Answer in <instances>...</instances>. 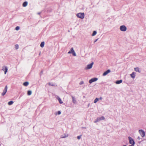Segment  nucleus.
<instances>
[{
	"mask_svg": "<svg viewBox=\"0 0 146 146\" xmlns=\"http://www.w3.org/2000/svg\"><path fill=\"white\" fill-rule=\"evenodd\" d=\"M80 19H83L84 18V13H79L77 14L76 15Z\"/></svg>",
	"mask_w": 146,
	"mask_h": 146,
	"instance_id": "1",
	"label": "nucleus"
},
{
	"mask_svg": "<svg viewBox=\"0 0 146 146\" xmlns=\"http://www.w3.org/2000/svg\"><path fill=\"white\" fill-rule=\"evenodd\" d=\"M68 54L72 53L73 55L74 56H76V54L73 48H72L68 52Z\"/></svg>",
	"mask_w": 146,
	"mask_h": 146,
	"instance_id": "2",
	"label": "nucleus"
},
{
	"mask_svg": "<svg viewBox=\"0 0 146 146\" xmlns=\"http://www.w3.org/2000/svg\"><path fill=\"white\" fill-rule=\"evenodd\" d=\"M129 143L130 144L133 145L135 144V142L132 138L130 137H128Z\"/></svg>",
	"mask_w": 146,
	"mask_h": 146,
	"instance_id": "3",
	"label": "nucleus"
},
{
	"mask_svg": "<svg viewBox=\"0 0 146 146\" xmlns=\"http://www.w3.org/2000/svg\"><path fill=\"white\" fill-rule=\"evenodd\" d=\"M120 29L121 31H125L127 30L126 27L124 25H122L120 26Z\"/></svg>",
	"mask_w": 146,
	"mask_h": 146,
	"instance_id": "4",
	"label": "nucleus"
},
{
	"mask_svg": "<svg viewBox=\"0 0 146 146\" xmlns=\"http://www.w3.org/2000/svg\"><path fill=\"white\" fill-rule=\"evenodd\" d=\"M98 80L97 78H92L89 81V83L90 84L92 83V82L96 81Z\"/></svg>",
	"mask_w": 146,
	"mask_h": 146,
	"instance_id": "5",
	"label": "nucleus"
},
{
	"mask_svg": "<svg viewBox=\"0 0 146 146\" xmlns=\"http://www.w3.org/2000/svg\"><path fill=\"white\" fill-rule=\"evenodd\" d=\"M7 90V86H6L4 89L3 90V92L2 93L1 95L2 96H4L6 93Z\"/></svg>",
	"mask_w": 146,
	"mask_h": 146,
	"instance_id": "6",
	"label": "nucleus"
},
{
	"mask_svg": "<svg viewBox=\"0 0 146 146\" xmlns=\"http://www.w3.org/2000/svg\"><path fill=\"white\" fill-rule=\"evenodd\" d=\"M139 132L142 137H143L145 136V133L143 130H139Z\"/></svg>",
	"mask_w": 146,
	"mask_h": 146,
	"instance_id": "7",
	"label": "nucleus"
},
{
	"mask_svg": "<svg viewBox=\"0 0 146 146\" xmlns=\"http://www.w3.org/2000/svg\"><path fill=\"white\" fill-rule=\"evenodd\" d=\"M93 64V62L92 63L90 64H88L87 65V67L86 68V69H88L91 68Z\"/></svg>",
	"mask_w": 146,
	"mask_h": 146,
	"instance_id": "8",
	"label": "nucleus"
},
{
	"mask_svg": "<svg viewBox=\"0 0 146 146\" xmlns=\"http://www.w3.org/2000/svg\"><path fill=\"white\" fill-rule=\"evenodd\" d=\"M2 70L3 71H4V73L5 74H6L7 72V67L6 66H3V67Z\"/></svg>",
	"mask_w": 146,
	"mask_h": 146,
	"instance_id": "9",
	"label": "nucleus"
},
{
	"mask_svg": "<svg viewBox=\"0 0 146 146\" xmlns=\"http://www.w3.org/2000/svg\"><path fill=\"white\" fill-rule=\"evenodd\" d=\"M104 117L103 116H102L101 117L98 118L97 119V120L95 121V122H98V121H100L101 120H104Z\"/></svg>",
	"mask_w": 146,
	"mask_h": 146,
	"instance_id": "10",
	"label": "nucleus"
},
{
	"mask_svg": "<svg viewBox=\"0 0 146 146\" xmlns=\"http://www.w3.org/2000/svg\"><path fill=\"white\" fill-rule=\"evenodd\" d=\"M110 72V70H108L106 71L103 74V76H105L107 75L108 73Z\"/></svg>",
	"mask_w": 146,
	"mask_h": 146,
	"instance_id": "11",
	"label": "nucleus"
},
{
	"mask_svg": "<svg viewBox=\"0 0 146 146\" xmlns=\"http://www.w3.org/2000/svg\"><path fill=\"white\" fill-rule=\"evenodd\" d=\"M135 73L133 72L131 74H130V76L133 78H134L135 77Z\"/></svg>",
	"mask_w": 146,
	"mask_h": 146,
	"instance_id": "12",
	"label": "nucleus"
},
{
	"mask_svg": "<svg viewBox=\"0 0 146 146\" xmlns=\"http://www.w3.org/2000/svg\"><path fill=\"white\" fill-rule=\"evenodd\" d=\"M29 84V83L28 82H24L23 84V85L25 86H27Z\"/></svg>",
	"mask_w": 146,
	"mask_h": 146,
	"instance_id": "13",
	"label": "nucleus"
},
{
	"mask_svg": "<svg viewBox=\"0 0 146 146\" xmlns=\"http://www.w3.org/2000/svg\"><path fill=\"white\" fill-rule=\"evenodd\" d=\"M27 2H25L23 4V7H26L27 5Z\"/></svg>",
	"mask_w": 146,
	"mask_h": 146,
	"instance_id": "14",
	"label": "nucleus"
},
{
	"mask_svg": "<svg viewBox=\"0 0 146 146\" xmlns=\"http://www.w3.org/2000/svg\"><path fill=\"white\" fill-rule=\"evenodd\" d=\"M122 82V80H117L116 81V83L117 84H118L121 83Z\"/></svg>",
	"mask_w": 146,
	"mask_h": 146,
	"instance_id": "15",
	"label": "nucleus"
},
{
	"mask_svg": "<svg viewBox=\"0 0 146 146\" xmlns=\"http://www.w3.org/2000/svg\"><path fill=\"white\" fill-rule=\"evenodd\" d=\"M44 42H42L40 44V46L42 48L44 46Z\"/></svg>",
	"mask_w": 146,
	"mask_h": 146,
	"instance_id": "16",
	"label": "nucleus"
},
{
	"mask_svg": "<svg viewBox=\"0 0 146 146\" xmlns=\"http://www.w3.org/2000/svg\"><path fill=\"white\" fill-rule=\"evenodd\" d=\"M57 99L60 104H62L63 103V102L62 101L60 98L58 97Z\"/></svg>",
	"mask_w": 146,
	"mask_h": 146,
	"instance_id": "17",
	"label": "nucleus"
},
{
	"mask_svg": "<svg viewBox=\"0 0 146 146\" xmlns=\"http://www.w3.org/2000/svg\"><path fill=\"white\" fill-rule=\"evenodd\" d=\"M134 70L136 72H140V71L139 70V68L138 67L135 68Z\"/></svg>",
	"mask_w": 146,
	"mask_h": 146,
	"instance_id": "18",
	"label": "nucleus"
},
{
	"mask_svg": "<svg viewBox=\"0 0 146 146\" xmlns=\"http://www.w3.org/2000/svg\"><path fill=\"white\" fill-rule=\"evenodd\" d=\"M48 84L49 85H51V86H55V84L53 83H51L49 82V83H48Z\"/></svg>",
	"mask_w": 146,
	"mask_h": 146,
	"instance_id": "19",
	"label": "nucleus"
},
{
	"mask_svg": "<svg viewBox=\"0 0 146 146\" xmlns=\"http://www.w3.org/2000/svg\"><path fill=\"white\" fill-rule=\"evenodd\" d=\"M13 102L12 101H10L8 102V104L9 105H11L13 104Z\"/></svg>",
	"mask_w": 146,
	"mask_h": 146,
	"instance_id": "20",
	"label": "nucleus"
},
{
	"mask_svg": "<svg viewBox=\"0 0 146 146\" xmlns=\"http://www.w3.org/2000/svg\"><path fill=\"white\" fill-rule=\"evenodd\" d=\"M99 99L98 98H96L94 101V103H96L98 101Z\"/></svg>",
	"mask_w": 146,
	"mask_h": 146,
	"instance_id": "21",
	"label": "nucleus"
},
{
	"mask_svg": "<svg viewBox=\"0 0 146 146\" xmlns=\"http://www.w3.org/2000/svg\"><path fill=\"white\" fill-rule=\"evenodd\" d=\"M96 31H94L92 35V36H95L96 34Z\"/></svg>",
	"mask_w": 146,
	"mask_h": 146,
	"instance_id": "22",
	"label": "nucleus"
},
{
	"mask_svg": "<svg viewBox=\"0 0 146 146\" xmlns=\"http://www.w3.org/2000/svg\"><path fill=\"white\" fill-rule=\"evenodd\" d=\"M72 101L74 103H75L76 102V100L74 98V97L73 96H72Z\"/></svg>",
	"mask_w": 146,
	"mask_h": 146,
	"instance_id": "23",
	"label": "nucleus"
},
{
	"mask_svg": "<svg viewBox=\"0 0 146 146\" xmlns=\"http://www.w3.org/2000/svg\"><path fill=\"white\" fill-rule=\"evenodd\" d=\"M32 94V92L31 91H28L27 94L28 95H30Z\"/></svg>",
	"mask_w": 146,
	"mask_h": 146,
	"instance_id": "24",
	"label": "nucleus"
},
{
	"mask_svg": "<svg viewBox=\"0 0 146 146\" xmlns=\"http://www.w3.org/2000/svg\"><path fill=\"white\" fill-rule=\"evenodd\" d=\"M19 47V45L18 44H17L15 45V48L16 49H18Z\"/></svg>",
	"mask_w": 146,
	"mask_h": 146,
	"instance_id": "25",
	"label": "nucleus"
},
{
	"mask_svg": "<svg viewBox=\"0 0 146 146\" xmlns=\"http://www.w3.org/2000/svg\"><path fill=\"white\" fill-rule=\"evenodd\" d=\"M19 29V27L17 26L15 28V30L17 31Z\"/></svg>",
	"mask_w": 146,
	"mask_h": 146,
	"instance_id": "26",
	"label": "nucleus"
},
{
	"mask_svg": "<svg viewBox=\"0 0 146 146\" xmlns=\"http://www.w3.org/2000/svg\"><path fill=\"white\" fill-rule=\"evenodd\" d=\"M84 83V82L83 81H81L80 83L79 84L80 85H82Z\"/></svg>",
	"mask_w": 146,
	"mask_h": 146,
	"instance_id": "27",
	"label": "nucleus"
},
{
	"mask_svg": "<svg viewBox=\"0 0 146 146\" xmlns=\"http://www.w3.org/2000/svg\"><path fill=\"white\" fill-rule=\"evenodd\" d=\"M81 135L77 137V139H79L81 138Z\"/></svg>",
	"mask_w": 146,
	"mask_h": 146,
	"instance_id": "28",
	"label": "nucleus"
},
{
	"mask_svg": "<svg viewBox=\"0 0 146 146\" xmlns=\"http://www.w3.org/2000/svg\"><path fill=\"white\" fill-rule=\"evenodd\" d=\"M58 115H59V114H60V113H61L60 111H58Z\"/></svg>",
	"mask_w": 146,
	"mask_h": 146,
	"instance_id": "29",
	"label": "nucleus"
},
{
	"mask_svg": "<svg viewBox=\"0 0 146 146\" xmlns=\"http://www.w3.org/2000/svg\"><path fill=\"white\" fill-rule=\"evenodd\" d=\"M68 135L67 134V135H66L64 137H62V138H65V137H68Z\"/></svg>",
	"mask_w": 146,
	"mask_h": 146,
	"instance_id": "30",
	"label": "nucleus"
},
{
	"mask_svg": "<svg viewBox=\"0 0 146 146\" xmlns=\"http://www.w3.org/2000/svg\"><path fill=\"white\" fill-rule=\"evenodd\" d=\"M102 98L101 97H100V98H99V99L100 100H102Z\"/></svg>",
	"mask_w": 146,
	"mask_h": 146,
	"instance_id": "31",
	"label": "nucleus"
},
{
	"mask_svg": "<svg viewBox=\"0 0 146 146\" xmlns=\"http://www.w3.org/2000/svg\"><path fill=\"white\" fill-rule=\"evenodd\" d=\"M129 146H134L133 145H129Z\"/></svg>",
	"mask_w": 146,
	"mask_h": 146,
	"instance_id": "32",
	"label": "nucleus"
},
{
	"mask_svg": "<svg viewBox=\"0 0 146 146\" xmlns=\"http://www.w3.org/2000/svg\"><path fill=\"white\" fill-rule=\"evenodd\" d=\"M96 41H97V40H96V41H95L94 42H96Z\"/></svg>",
	"mask_w": 146,
	"mask_h": 146,
	"instance_id": "33",
	"label": "nucleus"
}]
</instances>
